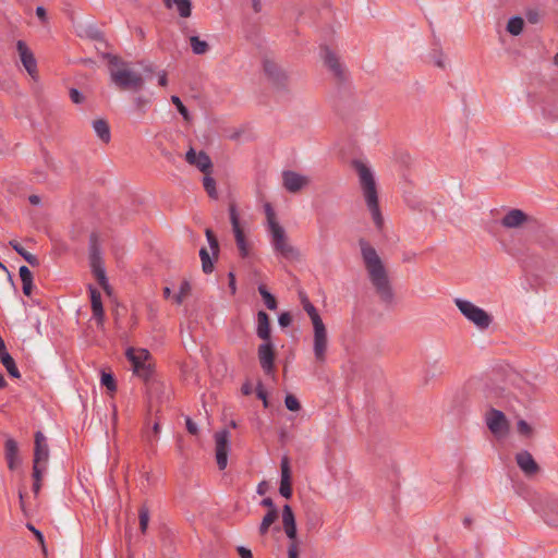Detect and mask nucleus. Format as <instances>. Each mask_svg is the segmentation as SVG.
<instances>
[{"label":"nucleus","mask_w":558,"mask_h":558,"mask_svg":"<svg viewBox=\"0 0 558 558\" xmlns=\"http://www.w3.org/2000/svg\"><path fill=\"white\" fill-rule=\"evenodd\" d=\"M482 393L489 407L502 405L508 400L505 387L492 378L484 383Z\"/></svg>","instance_id":"9"},{"label":"nucleus","mask_w":558,"mask_h":558,"mask_svg":"<svg viewBox=\"0 0 558 558\" xmlns=\"http://www.w3.org/2000/svg\"><path fill=\"white\" fill-rule=\"evenodd\" d=\"M277 518H278L277 509L268 510V512L264 515L262 523L259 525V533L262 535L266 534L268 532L269 526L277 520Z\"/></svg>","instance_id":"35"},{"label":"nucleus","mask_w":558,"mask_h":558,"mask_svg":"<svg viewBox=\"0 0 558 558\" xmlns=\"http://www.w3.org/2000/svg\"><path fill=\"white\" fill-rule=\"evenodd\" d=\"M270 318L265 311H259L256 316V335L263 341L271 339Z\"/></svg>","instance_id":"24"},{"label":"nucleus","mask_w":558,"mask_h":558,"mask_svg":"<svg viewBox=\"0 0 558 558\" xmlns=\"http://www.w3.org/2000/svg\"><path fill=\"white\" fill-rule=\"evenodd\" d=\"M93 130L98 138L104 143H109L111 140V132L108 122L105 119L94 120L92 123Z\"/></svg>","instance_id":"29"},{"label":"nucleus","mask_w":558,"mask_h":558,"mask_svg":"<svg viewBox=\"0 0 558 558\" xmlns=\"http://www.w3.org/2000/svg\"><path fill=\"white\" fill-rule=\"evenodd\" d=\"M454 304L460 313L478 329L485 330L490 326L493 322L492 315L471 301L457 298L454 299Z\"/></svg>","instance_id":"4"},{"label":"nucleus","mask_w":558,"mask_h":558,"mask_svg":"<svg viewBox=\"0 0 558 558\" xmlns=\"http://www.w3.org/2000/svg\"><path fill=\"white\" fill-rule=\"evenodd\" d=\"M300 300L303 306V310L310 316L312 324L323 322L322 317L318 314L317 308L311 303L307 295L304 292H300Z\"/></svg>","instance_id":"30"},{"label":"nucleus","mask_w":558,"mask_h":558,"mask_svg":"<svg viewBox=\"0 0 558 558\" xmlns=\"http://www.w3.org/2000/svg\"><path fill=\"white\" fill-rule=\"evenodd\" d=\"M150 100L144 96H137L134 99V112L137 116V119H142L143 116L147 112Z\"/></svg>","instance_id":"33"},{"label":"nucleus","mask_w":558,"mask_h":558,"mask_svg":"<svg viewBox=\"0 0 558 558\" xmlns=\"http://www.w3.org/2000/svg\"><path fill=\"white\" fill-rule=\"evenodd\" d=\"M278 323L279 325L284 328V327H288L291 325L292 323V317L290 315V313L288 312H283L281 313L279 316H278Z\"/></svg>","instance_id":"53"},{"label":"nucleus","mask_w":558,"mask_h":558,"mask_svg":"<svg viewBox=\"0 0 558 558\" xmlns=\"http://www.w3.org/2000/svg\"><path fill=\"white\" fill-rule=\"evenodd\" d=\"M16 50L19 52L20 60H21L23 66L25 68L27 73L34 77L35 74L37 73V61L35 59L34 53L28 48L26 43L23 40H17Z\"/></svg>","instance_id":"14"},{"label":"nucleus","mask_w":558,"mask_h":558,"mask_svg":"<svg viewBox=\"0 0 558 558\" xmlns=\"http://www.w3.org/2000/svg\"><path fill=\"white\" fill-rule=\"evenodd\" d=\"M19 275H20L22 283L26 282V281H28V282L33 281V274L27 266H21L19 269Z\"/></svg>","instance_id":"49"},{"label":"nucleus","mask_w":558,"mask_h":558,"mask_svg":"<svg viewBox=\"0 0 558 558\" xmlns=\"http://www.w3.org/2000/svg\"><path fill=\"white\" fill-rule=\"evenodd\" d=\"M199 257L202 260L203 271L205 274H211L214 270V264L206 247H202L199 250Z\"/></svg>","instance_id":"37"},{"label":"nucleus","mask_w":558,"mask_h":558,"mask_svg":"<svg viewBox=\"0 0 558 558\" xmlns=\"http://www.w3.org/2000/svg\"><path fill=\"white\" fill-rule=\"evenodd\" d=\"M486 424L489 430L495 435L502 434L508 429V422L505 414L493 407H489L486 414Z\"/></svg>","instance_id":"12"},{"label":"nucleus","mask_w":558,"mask_h":558,"mask_svg":"<svg viewBox=\"0 0 558 558\" xmlns=\"http://www.w3.org/2000/svg\"><path fill=\"white\" fill-rule=\"evenodd\" d=\"M263 69L268 80L277 87L284 85L287 76L282 70L271 60L265 59L263 61Z\"/></svg>","instance_id":"19"},{"label":"nucleus","mask_w":558,"mask_h":558,"mask_svg":"<svg viewBox=\"0 0 558 558\" xmlns=\"http://www.w3.org/2000/svg\"><path fill=\"white\" fill-rule=\"evenodd\" d=\"M46 471V464L45 463H37L33 462V478L36 482H41L43 474Z\"/></svg>","instance_id":"48"},{"label":"nucleus","mask_w":558,"mask_h":558,"mask_svg":"<svg viewBox=\"0 0 558 558\" xmlns=\"http://www.w3.org/2000/svg\"><path fill=\"white\" fill-rule=\"evenodd\" d=\"M125 355L132 364L133 373L144 380H148L153 375L151 365L148 363L150 353L146 349L128 348Z\"/></svg>","instance_id":"6"},{"label":"nucleus","mask_w":558,"mask_h":558,"mask_svg":"<svg viewBox=\"0 0 558 558\" xmlns=\"http://www.w3.org/2000/svg\"><path fill=\"white\" fill-rule=\"evenodd\" d=\"M206 238L213 254L217 256L219 252V243L216 235L210 229L206 230Z\"/></svg>","instance_id":"45"},{"label":"nucleus","mask_w":558,"mask_h":558,"mask_svg":"<svg viewBox=\"0 0 558 558\" xmlns=\"http://www.w3.org/2000/svg\"><path fill=\"white\" fill-rule=\"evenodd\" d=\"M163 3L169 10L174 8L182 19H187L192 15L193 4L191 0H163Z\"/></svg>","instance_id":"27"},{"label":"nucleus","mask_w":558,"mask_h":558,"mask_svg":"<svg viewBox=\"0 0 558 558\" xmlns=\"http://www.w3.org/2000/svg\"><path fill=\"white\" fill-rule=\"evenodd\" d=\"M530 219L523 210L512 208L501 218L500 225L506 229H515L523 226Z\"/></svg>","instance_id":"18"},{"label":"nucleus","mask_w":558,"mask_h":558,"mask_svg":"<svg viewBox=\"0 0 558 558\" xmlns=\"http://www.w3.org/2000/svg\"><path fill=\"white\" fill-rule=\"evenodd\" d=\"M190 44L195 54H204L209 48L207 41L202 40L198 36H191Z\"/></svg>","instance_id":"36"},{"label":"nucleus","mask_w":558,"mask_h":558,"mask_svg":"<svg viewBox=\"0 0 558 558\" xmlns=\"http://www.w3.org/2000/svg\"><path fill=\"white\" fill-rule=\"evenodd\" d=\"M229 217H230V222L232 226V231L234 234L235 244L239 250L240 256L242 258H247L251 255V250H250V245L246 241L244 231L241 227L240 217H239L238 209H236V206L234 203H231L229 206Z\"/></svg>","instance_id":"8"},{"label":"nucleus","mask_w":558,"mask_h":558,"mask_svg":"<svg viewBox=\"0 0 558 558\" xmlns=\"http://www.w3.org/2000/svg\"><path fill=\"white\" fill-rule=\"evenodd\" d=\"M257 355L263 371L266 374H271L275 368V348L271 339L259 344Z\"/></svg>","instance_id":"11"},{"label":"nucleus","mask_w":558,"mask_h":558,"mask_svg":"<svg viewBox=\"0 0 558 558\" xmlns=\"http://www.w3.org/2000/svg\"><path fill=\"white\" fill-rule=\"evenodd\" d=\"M33 287H34L33 281H32V282H28V281L23 282V283H22L23 293H24L26 296H31L32 291H33Z\"/></svg>","instance_id":"58"},{"label":"nucleus","mask_w":558,"mask_h":558,"mask_svg":"<svg viewBox=\"0 0 558 558\" xmlns=\"http://www.w3.org/2000/svg\"><path fill=\"white\" fill-rule=\"evenodd\" d=\"M352 167L359 175V182L366 206L372 215V219L377 228L384 225V218L378 204V192L374 172L362 160L354 159Z\"/></svg>","instance_id":"2"},{"label":"nucleus","mask_w":558,"mask_h":558,"mask_svg":"<svg viewBox=\"0 0 558 558\" xmlns=\"http://www.w3.org/2000/svg\"><path fill=\"white\" fill-rule=\"evenodd\" d=\"M264 211L266 215L268 228H270L274 225H279V222L276 220V214L270 203H266L264 205Z\"/></svg>","instance_id":"43"},{"label":"nucleus","mask_w":558,"mask_h":558,"mask_svg":"<svg viewBox=\"0 0 558 558\" xmlns=\"http://www.w3.org/2000/svg\"><path fill=\"white\" fill-rule=\"evenodd\" d=\"M525 19L530 24H537L541 21V13L535 8H530L525 11Z\"/></svg>","instance_id":"47"},{"label":"nucleus","mask_w":558,"mask_h":558,"mask_svg":"<svg viewBox=\"0 0 558 558\" xmlns=\"http://www.w3.org/2000/svg\"><path fill=\"white\" fill-rule=\"evenodd\" d=\"M229 278V289L232 295L236 293V282H235V276L232 271L228 274Z\"/></svg>","instance_id":"56"},{"label":"nucleus","mask_w":558,"mask_h":558,"mask_svg":"<svg viewBox=\"0 0 558 558\" xmlns=\"http://www.w3.org/2000/svg\"><path fill=\"white\" fill-rule=\"evenodd\" d=\"M216 442V460L219 470H225L228 464L229 452V432L227 429L218 430L215 433Z\"/></svg>","instance_id":"10"},{"label":"nucleus","mask_w":558,"mask_h":558,"mask_svg":"<svg viewBox=\"0 0 558 558\" xmlns=\"http://www.w3.org/2000/svg\"><path fill=\"white\" fill-rule=\"evenodd\" d=\"M323 58L326 66L333 73L339 81H344L345 73L337 54L331 51L328 47L323 50Z\"/></svg>","instance_id":"21"},{"label":"nucleus","mask_w":558,"mask_h":558,"mask_svg":"<svg viewBox=\"0 0 558 558\" xmlns=\"http://www.w3.org/2000/svg\"><path fill=\"white\" fill-rule=\"evenodd\" d=\"M256 396L258 399H260L264 403V407H268V398H267V391L265 390L262 383H258L256 386Z\"/></svg>","instance_id":"50"},{"label":"nucleus","mask_w":558,"mask_h":558,"mask_svg":"<svg viewBox=\"0 0 558 558\" xmlns=\"http://www.w3.org/2000/svg\"><path fill=\"white\" fill-rule=\"evenodd\" d=\"M328 335L324 322L313 325V353L318 364H324L327 360Z\"/></svg>","instance_id":"7"},{"label":"nucleus","mask_w":558,"mask_h":558,"mask_svg":"<svg viewBox=\"0 0 558 558\" xmlns=\"http://www.w3.org/2000/svg\"><path fill=\"white\" fill-rule=\"evenodd\" d=\"M434 62L435 64L438 66V68H441V69H445L446 68V61H445V57H444V53L441 51L439 52H436L434 54Z\"/></svg>","instance_id":"55"},{"label":"nucleus","mask_w":558,"mask_h":558,"mask_svg":"<svg viewBox=\"0 0 558 558\" xmlns=\"http://www.w3.org/2000/svg\"><path fill=\"white\" fill-rule=\"evenodd\" d=\"M171 102L175 106L177 110L180 112L184 120L189 121L191 119L187 108L184 106L179 96H171Z\"/></svg>","instance_id":"40"},{"label":"nucleus","mask_w":558,"mask_h":558,"mask_svg":"<svg viewBox=\"0 0 558 558\" xmlns=\"http://www.w3.org/2000/svg\"><path fill=\"white\" fill-rule=\"evenodd\" d=\"M284 404L289 411H299L301 408V404L299 400L293 395H287L284 398Z\"/></svg>","instance_id":"46"},{"label":"nucleus","mask_w":558,"mask_h":558,"mask_svg":"<svg viewBox=\"0 0 558 558\" xmlns=\"http://www.w3.org/2000/svg\"><path fill=\"white\" fill-rule=\"evenodd\" d=\"M515 461L518 466L526 476H531L537 473V471L539 470L538 464L527 450H522L518 452L515 454Z\"/></svg>","instance_id":"22"},{"label":"nucleus","mask_w":558,"mask_h":558,"mask_svg":"<svg viewBox=\"0 0 558 558\" xmlns=\"http://www.w3.org/2000/svg\"><path fill=\"white\" fill-rule=\"evenodd\" d=\"M90 305L93 318L96 320L98 328L102 329L105 324V311L101 301V293L96 288L89 286Z\"/></svg>","instance_id":"17"},{"label":"nucleus","mask_w":558,"mask_h":558,"mask_svg":"<svg viewBox=\"0 0 558 558\" xmlns=\"http://www.w3.org/2000/svg\"><path fill=\"white\" fill-rule=\"evenodd\" d=\"M544 520L548 525L558 526V499L549 498L544 508Z\"/></svg>","instance_id":"28"},{"label":"nucleus","mask_w":558,"mask_h":558,"mask_svg":"<svg viewBox=\"0 0 558 558\" xmlns=\"http://www.w3.org/2000/svg\"><path fill=\"white\" fill-rule=\"evenodd\" d=\"M260 505H262L263 507H267V508H269V510H270V509H276L275 504H274V501H272V499H271L270 497L264 498V499L260 501Z\"/></svg>","instance_id":"61"},{"label":"nucleus","mask_w":558,"mask_h":558,"mask_svg":"<svg viewBox=\"0 0 558 558\" xmlns=\"http://www.w3.org/2000/svg\"><path fill=\"white\" fill-rule=\"evenodd\" d=\"M27 527L34 533V535L36 536V538L41 543L44 544V535L43 533L35 529L32 524H28Z\"/></svg>","instance_id":"60"},{"label":"nucleus","mask_w":558,"mask_h":558,"mask_svg":"<svg viewBox=\"0 0 558 558\" xmlns=\"http://www.w3.org/2000/svg\"><path fill=\"white\" fill-rule=\"evenodd\" d=\"M100 384L106 387L109 391H116L117 390V384L116 379L112 374L110 373H102L100 378Z\"/></svg>","instance_id":"41"},{"label":"nucleus","mask_w":558,"mask_h":558,"mask_svg":"<svg viewBox=\"0 0 558 558\" xmlns=\"http://www.w3.org/2000/svg\"><path fill=\"white\" fill-rule=\"evenodd\" d=\"M289 558H298V547L295 544H291L288 549Z\"/></svg>","instance_id":"62"},{"label":"nucleus","mask_w":558,"mask_h":558,"mask_svg":"<svg viewBox=\"0 0 558 558\" xmlns=\"http://www.w3.org/2000/svg\"><path fill=\"white\" fill-rule=\"evenodd\" d=\"M281 478L279 493L282 497L289 499L292 496L291 487V468L290 460L287 456H283L280 461Z\"/></svg>","instance_id":"16"},{"label":"nucleus","mask_w":558,"mask_h":558,"mask_svg":"<svg viewBox=\"0 0 558 558\" xmlns=\"http://www.w3.org/2000/svg\"><path fill=\"white\" fill-rule=\"evenodd\" d=\"M517 428H518V432L521 434V435H524V436H529L532 432V428L531 426L527 424L526 421L524 420H520L517 424Z\"/></svg>","instance_id":"52"},{"label":"nucleus","mask_w":558,"mask_h":558,"mask_svg":"<svg viewBox=\"0 0 558 558\" xmlns=\"http://www.w3.org/2000/svg\"><path fill=\"white\" fill-rule=\"evenodd\" d=\"M258 292L263 298V301L266 307L270 311H275L277 308V300L276 298L267 290L266 286L259 284Z\"/></svg>","instance_id":"34"},{"label":"nucleus","mask_w":558,"mask_h":558,"mask_svg":"<svg viewBox=\"0 0 558 558\" xmlns=\"http://www.w3.org/2000/svg\"><path fill=\"white\" fill-rule=\"evenodd\" d=\"M252 7H253V10L258 13L262 11V2L260 0H252Z\"/></svg>","instance_id":"64"},{"label":"nucleus","mask_w":558,"mask_h":558,"mask_svg":"<svg viewBox=\"0 0 558 558\" xmlns=\"http://www.w3.org/2000/svg\"><path fill=\"white\" fill-rule=\"evenodd\" d=\"M70 98L76 105H81L85 100L84 95L77 88L70 89Z\"/></svg>","instance_id":"51"},{"label":"nucleus","mask_w":558,"mask_h":558,"mask_svg":"<svg viewBox=\"0 0 558 558\" xmlns=\"http://www.w3.org/2000/svg\"><path fill=\"white\" fill-rule=\"evenodd\" d=\"M203 185L210 198L217 199L218 193L216 190V181L210 175L206 174L203 179Z\"/></svg>","instance_id":"38"},{"label":"nucleus","mask_w":558,"mask_h":558,"mask_svg":"<svg viewBox=\"0 0 558 558\" xmlns=\"http://www.w3.org/2000/svg\"><path fill=\"white\" fill-rule=\"evenodd\" d=\"M185 160L190 165L196 166L202 172L208 173L213 167L211 159L205 151H196L193 148H190L185 154Z\"/></svg>","instance_id":"20"},{"label":"nucleus","mask_w":558,"mask_h":558,"mask_svg":"<svg viewBox=\"0 0 558 558\" xmlns=\"http://www.w3.org/2000/svg\"><path fill=\"white\" fill-rule=\"evenodd\" d=\"M191 291V284L189 281L184 280L180 284L179 292L174 294L173 301L175 304L181 305L184 301V298L190 293Z\"/></svg>","instance_id":"39"},{"label":"nucleus","mask_w":558,"mask_h":558,"mask_svg":"<svg viewBox=\"0 0 558 558\" xmlns=\"http://www.w3.org/2000/svg\"><path fill=\"white\" fill-rule=\"evenodd\" d=\"M89 267L90 270L105 267L101 250L97 243L95 235L90 236L89 242Z\"/></svg>","instance_id":"26"},{"label":"nucleus","mask_w":558,"mask_h":558,"mask_svg":"<svg viewBox=\"0 0 558 558\" xmlns=\"http://www.w3.org/2000/svg\"><path fill=\"white\" fill-rule=\"evenodd\" d=\"M36 15L38 16V19L41 21V22H45L46 19H47V12H46V9L41 5H38L36 8Z\"/></svg>","instance_id":"59"},{"label":"nucleus","mask_w":558,"mask_h":558,"mask_svg":"<svg viewBox=\"0 0 558 558\" xmlns=\"http://www.w3.org/2000/svg\"><path fill=\"white\" fill-rule=\"evenodd\" d=\"M282 184L290 193H298L308 184V178L292 170L282 172Z\"/></svg>","instance_id":"13"},{"label":"nucleus","mask_w":558,"mask_h":558,"mask_svg":"<svg viewBox=\"0 0 558 558\" xmlns=\"http://www.w3.org/2000/svg\"><path fill=\"white\" fill-rule=\"evenodd\" d=\"M102 58L108 61L111 83L121 90L138 92L144 86L143 76L129 68V63L117 54L106 52Z\"/></svg>","instance_id":"3"},{"label":"nucleus","mask_w":558,"mask_h":558,"mask_svg":"<svg viewBox=\"0 0 558 558\" xmlns=\"http://www.w3.org/2000/svg\"><path fill=\"white\" fill-rule=\"evenodd\" d=\"M236 550L241 558H253L252 551L244 546H239Z\"/></svg>","instance_id":"57"},{"label":"nucleus","mask_w":558,"mask_h":558,"mask_svg":"<svg viewBox=\"0 0 558 558\" xmlns=\"http://www.w3.org/2000/svg\"><path fill=\"white\" fill-rule=\"evenodd\" d=\"M10 246L22 256L31 266L36 267L39 266V259L37 256L27 252L17 241L11 240L9 242Z\"/></svg>","instance_id":"31"},{"label":"nucleus","mask_w":558,"mask_h":558,"mask_svg":"<svg viewBox=\"0 0 558 558\" xmlns=\"http://www.w3.org/2000/svg\"><path fill=\"white\" fill-rule=\"evenodd\" d=\"M168 83V78H167V74L165 71H162L161 73H159L158 75V84L160 86H166Z\"/></svg>","instance_id":"63"},{"label":"nucleus","mask_w":558,"mask_h":558,"mask_svg":"<svg viewBox=\"0 0 558 558\" xmlns=\"http://www.w3.org/2000/svg\"><path fill=\"white\" fill-rule=\"evenodd\" d=\"M268 232L270 235V243L276 255L286 259L299 258V250L288 243L286 231L280 225L271 226L268 228Z\"/></svg>","instance_id":"5"},{"label":"nucleus","mask_w":558,"mask_h":558,"mask_svg":"<svg viewBox=\"0 0 558 558\" xmlns=\"http://www.w3.org/2000/svg\"><path fill=\"white\" fill-rule=\"evenodd\" d=\"M524 21L521 16H511L507 23V32L513 36H518L522 33Z\"/></svg>","instance_id":"32"},{"label":"nucleus","mask_w":558,"mask_h":558,"mask_svg":"<svg viewBox=\"0 0 558 558\" xmlns=\"http://www.w3.org/2000/svg\"><path fill=\"white\" fill-rule=\"evenodd\" d=\"M359 245L369 280L383 303L388 306L395 303V293L387 276L385 266L376 250L365 240L360 239Z\"/></svg>","instance_id":"1"},{"label":"nucleus","mask_w":558,"mask_h":558,"mask_svg":"<svg viewBox=\"0 0 558 558\" xmlns=\"http://www.w3.org/2000/svg\"><path fill=\"white\" fill-rule=\"evenodd\" d=\"M140 529L143 533L146 532L149 521V511L146 507H142L138 511Z\"/></svg>","instance_id":"44"},{"label":"nucleus","mask_w":558,"mask_h":558,"mask_svg":"<svg viewBox=\"0 0 558 558\" xmlns=\"http://www.w3.org/2000/svg\"><path fill=\"white\" fill-rule=\"evenodd\" d=\"M92 274L95 276V278L98 281V283L105 290H107L108 287H109V283H108V278H107V275H106V268L102 267V268H98V269L92 270Z\"/></svg>","instance_id":"42"},{"label":"nucleus","mask_w":558,"mask_h":558,"mask_svg":"<svg viewBox=\"0 0 558 558\" xmlns=\"http://www.w3.org/2000/svg\"><path fill=\"white\" fill-rule=\"evenodd\" d=\"M48 458H49V448L47 445V439L40 430H37L35 433V449H34L33 462H35V464H37V463L46 464L48 461Z\"/></svg>","instance_id":"23"},{"label":"nucleus","mask_w":558,"mask_h":558,"mask_svg":"<svg viewBox=\"0 0 558 558\" xmlns=\"http://www.w3.org/2000/svg\"><path fill=\"white\" fill-rule=\"evenodd\" d=\"M4 457L10 471L16 470L22 463L19 444L12 437H7L4 441Z\"/></svg>","instance_id":"15"},{"label":"nucleus","mask_w":558,"mask_h":558,"mask_svg":"<svg viewBox=\"0 0 558 558\" xmlns=\"http://www.w3.org/2000/svg\"><path fill=\"white\" fill-rule=\"evenodd\" d=\"M282 523L288 538L294 541L296 538V524L294 513L289 505H284L282 508Z\"/></svg>","instance_id":"25"},{"label":"nucleus","mask_w":558,"mask_h":558,"mask_svg":"<svg viewBox=\"0 0 558 558\" xmlns=\"http://www.w3.org/2000/svg\"><path fill=\"white\" fill-rule=\"evenodd\" d=\"M185 426L190 434L196 435L198 433L197 424L190 416L185 418Z\"/></svg>","instance_id":"54"}]
</instances>
